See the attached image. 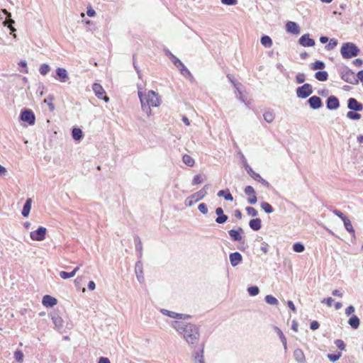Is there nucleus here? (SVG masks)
Masks as SVG:
<instances>
[{
	"label": "nucleus",
	"mask_w": 363,
	"mask_h": 363,
	"mask_svg": "<svg viewBox=\"0 0 363 363\" xmlns=\"http://www.w3.org/2000/svg\"><path fill=\"white\" fill-rule=\"evenodd\" d=\"M138 96L140 98L141 108L148 117L152 115L151 107H158L161 104V100L157 94L154 91H148L143 93L141 90H138Z\"/></svg>",
	"instance_id": "nucleus-1"
},
{
	"label": "nucleus",
	"mask_w": 363,
	"mask_h": 363,
	"mask_svg": "<svg viewBox=\"0 0 363 363\" xmlns=\"http://www.w3.org/2000/svg\"><path fill=\"white\" fill-rule=\"evenodd\" d=\"M183 333L184 338L189 344L194 345L197 342L199 333L198 328L195 325L189 324V326H187V328H186Z\"/></svg>",
	"instance_id": "nucleus-2"
},
{
	"label": "nucleus",
	"mask_w": 363,
	"mask_h": 363,
	"mask_svg": "<svg viewBox=\"0 0 363 363\" xmlns=\"http://www.w3.org/2000/svg\"><path fill=\"white\" fill-rule=\"evenodd\" d=\"M359 50L352 43H346L342 45L340 53L344 58L349 59L358 55Z\"/></svg>",
	"instance_id": "nucleus-3"
},
{
	"label": "nucleus",
	"mask_w": 363,
	"mask_h": 363,
	"mask_svg": "<svg viewBox=\"0 0 363 363\" xmlns=\"http://www.w3.org/2000/svg\"><path fill=\"white\" fill-rule=\"evenodd\" d=\"M208 189V185H205L202 189L197 191L196 193L191 195L185 200V204L187 206H191L195 203L203 199L207 195V189Z\"/></svg>",
	"instance_id": "nucleus-4"
},
{
	"label": "nucleus",
	"mask_w": 363,
	"mask_h": 363,
	"mask_svg": "<svg viewBox=\"0 0 363 363\" xmlns=\"http://www.w3.org/2000/svg\"><path fill=\"white\" fill-rule=\"evenodd\" d=\"M342 79L350 84H358V79H357V77L351 69H346L342 72Z\"/></svg>",
	"instance_id": "nucleus-5"
},
{
	"label": "nucleus",
	"mask_w": 363,
	"mask_h": 363,
	"mask_svg": "<svg viewBox=\"0 0 363 363\" xmlns=\"http://www.w3.org/2000/svg\"><path fill=\"white\" fill-rule=\"evenodd\" d=\"M47 229L45 227H39L36 230L30 233V237L33 240L43 241L45 238Z\"/></svg>",
	"instance_id": "nucleus-6"
},
{
	"label": "nucleus",
	"mask_w": 363,
	"mask_h": 363,
	"mask_svg": "<svg viewBox=\"0 0 363 363\" xmlns=\"http://www.w3.org/2000/svg\"><path fill=\"white\" fill-rule=\"evenodd\" d=\"M21 120L28 123L30 125H33L35 122V116L31 110L26 109L21 112Z\"/></svg>",
	"instance_id": "nucleus-7"
},
{
	"label": "nucleus",
	"mask_w": 363,
	"mask_h": 363,
	"mask_svg": "<svg viewBox=\"0 0 363 363\" xmlns=\"http://www.w3.org/2000/svg\"><path fill=\"white\" fill-rule=\"evenodd\" d=\"M313 91L311 86L309 84H305L298 87L296 90L297 96L302 99H306L312 94Z\"/></svg>",
	"instance_id": "nucleus-8"
},
{
	"label": "nucleus",
	"mask_w": 363,
	"mask_h": 363,
	"mask_svg": "<svg viewBox=\"0 0 363 363\" xmlns=\"http://www.w3.org/2000/svg\"><path fill=\"white\" fill-rule=\"evenodd\" d=\"M347 108L352 111H363V104L354 98H350L347 101Z\"/></svg>",
	"instance_id": "nucleus-9"
},
{
	"label": "nucleus",
	"mask_w": 363,
	"mask_h": 363,
	"mask_svg": "<svg viewBox=\"0 0 363 363\" xmlns=\"http://www.w3.org/2000/svg\"><path fill=\"white\" fill-rule=\"evenodd\" d=\"M245 193L249 196L247 201L250 204L256 203L257 199L255 195V189L252 186H247L245 189Z\"/></svg>",
	"instance_id": "nucleus-10"
},
{
	"label": "nucleus",
	"mask_w": 363,
	"mask_h": 363,
	"mask_svg": "<svg viewBox=\"0 0 363 363\" xmlns=\"http://www.w3.org/2000/svg\"><path fill=\"white\" fill-rule=\"evenodd\" d=\"M56 74L57 76V79L62 82L65 83L69 80V74L66 69L58 67L56 69Z\"/></svg>",
	"instance_id": "nucleus-11"
},
{
	"label": "nucleus",
	"mask_w": 363,
	"mask_h": 363,
	"mask_svg": "<svg viewBox=\"0 0 363 363\" xmlns=\"http://www.w3.org/2000/svg\"><path fill=\"white\" fill-rule=\"evenodd\" d=\"M286 30L288 33L293 34H298L300 33V28L298 24L293 21H289L286 24Z\"/></svg>",
	"instance_id": "nucleus-12"
},
{
	"label": "nucleus",
	"mask_w": 363,
	"mask_h": 363,
	"mask_svg": "<svg viewBox=\"0 0 363 363\" xmlns=\"http://www.w3.org/2000/svg\"><path fill=\"white\" fill-rule=\"evenodd\" d=\"M42 303L45 307H53L57 303V300L51 296L45 295L43 298Z\"/></svg>",
	"instance_id": "nucleus-13"
},
{
	"label": "nucleus",
	"mask_w": 363,
	"mask_h": 363,
	"mask_svg": "<svg viewBox=\"0 0 363 363\" xmlns=\"http://www.w3.org/2000/svg\"><path fill=\"white\" fill-rule=\"evenodd\" d=\"M299 43L304 47H312L315 45V41L309 38V34H304L300 38Z\"/></svg>",
	"instance_id": "nucleus-14"
},
{
	"label": "nucleus",
	"mask_w": 363,
	"mask_h": 363,
	"mask_svg": "<svg viewBox=\"0 0 363 363\" xmlns=\"http://www.w3.org/2000/svg\"><path fill=\"white\" fill-rule=\"evenodd\" d=\"M230 264L233 267L238 266L242 260V257L239 252L231 253L229 256Z\"/></svg>",
	"instance_id": "nucleus-15"
},
{
	"label": "nucleus",
	"mask_w": 363,
	"mask_h": 363,
	"mask_svg": "<svg viewBox=\"0 0 363 363\" xmlns=\"http://www.w3.org/2000/svg\"><path fill=\"white\" fill-rule=\"evenodd\" d=\"M245 169L247 170V173L255 179L258 182H261L263 184H267V182L262 178V177L253 171V169L247 164H246L245 165Z\"/></svg>",
	"instance_id": "nucleus-16"
},
{
	"label": "nucleus",
	"mask_w": 363,
	"mask_h": 363,
	"mask_svg": "<svg viewBox=\"0 0 363 363\" xmlns=\"http://www.w3.org/2000/svg\"><path fill=\"white\" fill-rule=\"evenodd\" d=\"M340 106L339 101L335 96H331L328 97L327 101V107L330 110H335Z\"/></svg>",
	"instance_id": "nucleus-17"
},
{
	"label": "nucleus",
	"mask_w": 363,
	"mask_h": 363,
	"mask_svg": "<svg viewBox=\"0 0 363 363\" xmlns=\"http://www.w3.org/2000/svg\"><path fill=\"white\" fill-rule=\"evenodd\" d=\"M172 326L179 333H183L189 324L184 322L175 320L172 323Z\"/></svg>",
	"instance_id": "nucleus-18"
},
{
	"label": "nucleus",
	"mask_w": 363,
	"mask_h": 363,
	"mask_svg": "<svg viewBox=\"0 0 363 363\" xmlns=\"http://www.w3.org/2000/svg\"><path fill=\"white\" fill-rule=\"evenodd\" d=\"M310 106L313 109H318L322 106V101L320 97L313 96L308 99Z\"/></svg>",
	"instance_id": "nucleus-19"
},
{
	"label": "nucleus",
	"mask_w": 363,
	"mask_h": 363,
	"mask_svg": "<svg viewBox=\"0 0 363 363\" xmlns=\"http://www.w3.org/2000/svg\"><path fill=\"white\" fill-rule=\"evenodd\" d=\"M294 357L298 363H305L306 357L303 352L301 349H296L294 352Z\"/></svg>",
	"instance_id": "nucleus-20"
},
{
	"label": "nucleus",
	"mask_w": 363,
	"mask_h": 363,
	"mask_svg": "<svg viewBox=\"0 0 363 363\" xmlns=\"http://www.w3.org/2000/svg\"><path fill=\"white\" fill-rule=\"evenodd\" d=\"M93 91H94L96 96L99 99L102 98V96L105 94L104 89L102 87V86L101 84H97V83H94L93 84Z\"/></svg>",
	"instance_id": "nucleus-21"
},
{
	"label": "nucleus",
	"mask_w": 363,
	"mask_h": 363,
	"mask_svg": "<svg viewBox=\"0 0 363 363\" xmlns=\"http://www.w3.org/2000/svg\"><path fill=\"white\" fill-rule=\"evenodd\" d=\"M135 274L138 280L142 283L144 281V277L143 275V268L140 262H138L135 264Z\"/></svg>",
	"instance_id": "nucleus-22"
},
{
	"label": "nucleus",
	"mask_w": 363,
	"mask_h": 363,
	"mask_svg": "<svg viewBox=\"0 0 363 363\" xmlns=\"http://www.w3.org/2000/svg\"><path fill=\"white\" fill-rule=\"evenodd\" d=\"M161 312L169 317L173 318H183V317H188L187 315H185L182 313H177L173 311H170L168 310L162 309Z\"/></svg>",
	"instance_id": "nucleus-23"
},
{
	"label": "nucleus",
	"mask_w": 363,
	"mask_h": 363,
	"mask_svg": "<svg viewBox=\"0 0 363 363\" xmlns=\"http://www.w3.org/2000/svg\"><path fill=\"white\" fill-rule=\"evenodd\" d=\"M31 203H32V199H28L23 206V211H22V215L24 217H28L30 209H31Z\"/></svg>",
	"instance_id": "nucleus-24"
},
{
	"label": "nucleus",
	"mask_w": 363,
	"mask_h": 363,
	"mask_svg": "<svg viewBox=\"0 0 363 363\" xmlns=\"http://www.w3.org/2000/svg\"><path fill=\"white\" fill-rule=\"evenodd\" d=\"M52 323L55 325V328L57 330H60V329L62 328L64 321H63V319L60 316H59V315L52 316Z\"/></svg>",
	"instance_id": "nucleus-25"
},
{
	"label": "nucleus",
	"mask_w": 363,
	"mask_h": 363,
	"mask_svg": "<svg viewBox=\"0 0 363 363\" xmlns=\"http://www.w3.org/2000/svg\"><path fill=\"white\" fill-rule=\"evenodd\" d=\"M250 228L254 230H259L262 227V221L259 218H255L250 221Z\"/></svg>",
	"instance_id": "nucleus-26"
},
{
	"label": "nucleus",
	"mask_w": 363,
	"mask_h": 363,
	"mask_svg": "<svg viewBox=\"0 0 363 363\" xmlns=\"http://www.w3.org/2000/svg\"><path fill=\"white\" fill-rule=\"evenodd\" d=\"M348 324L353 329H357L359 326V318L353 315L348 320Z\"/></svg>",
	"instance_id": "nucleus-27"
},
{
	"label": "nucleus",
	"mask_w": 363,
	"mask_h": 363,
	"mask_svg": "<svg viewBox=\"0 0 363 363\" xmlns=\"http://www.w3.org/2000/svg\"><path fill=\"white\" fill-rule=\"evenodd\" d=\"M242 229L239 228L238 230H230L228 233H229L230 236L233 239V240L239 241L242 238L241 235H240V232H242Z\"/></svg>",
	"instance_id": "nucleus-28"
},
{
	"label": "nucleus",
	"mask_w": 363,
	"mask_h": 363,
	"mask_svg": "<svg viewBox=\"0 0 363 363\" xmlns=\"http://www.w3.org/2000/svg\"><path fill=\"white\" fill-rule=\"evenodd\" d=\"M328 72L325 71H319L315 73V77L320 82H325L328 79Z\"/></svg>",
	"instance_id": "nucleus-29"
},
{
	"label": "nucleus",
	"mask_w": 363,
	"mask_h": 363,
	"mask_svg": "<svg viewBox=\"0 0 363 363\" xmlns=\"http://www.w3.org/2000/svg\"><path fill=\"white\" fill-rule=\"evenodd\" d=\"M343 223L346 230L354 235V230L349 218H343Z\"/></svg>",
	"instance_id": "nucleus-30"
},
{
	"label": "nucleus",
	"mask_w": 363,
	"mask_h": 363,
	"mask_svg": "<svg viewBox=\"0 0 363 363\" xmlns=\"http://www.w3.org/2000/svg\"><path fill=\"white\" fill-rule=\"evenodd\" d=\"M261 43L266 48H270L272 45V40L268 35H264L261 38Z\"/></svg>",
	"instance_id": "nucleus-31"
},
{
	"label": "nucleus",
	"mask_w": 363,
	"mask_h": 363,
	"mask_svg": "<svg viewBox=\"0 0 363 363\" xmlns=\"http://www.w3.org/2000/svg\"><path fill=\"white\" fill-rule=\"evenodd\" d=\"M182 159L183 162L189 167H193L195 164L194 160L189 155H184Z\"/></svg>",
	"instance_id": "nucleus-32"
},
{
	"label": "nucleus",
	"mask_w": 363,
	"mask_h": 363,
	"mask_svg": "<svg viewBox=\"0 0 363 363\" xmlns=\"http://www.w3.org/2000/svg\"><path fill=\"white\" fill-rule=\"evenodd\" d=\"M72 137L76 140H79L82 138V131L81 129L74 128L72 129Z\"/></svg>",
	"instance_id": "nucleus-33"
},
{
	"label": "nucleus",
	"mask_w": 363,
	"mask_h": 363,
	"mask_svg": "<svg viewBox=\"0 0 363 363\" xmlns=\"http://www.w3.org/2000/svg\"><path fill=\"white\" fill-rule=\"evenodd\" d=\"M325 67V64L321 61H315L311 65V68L313 70L322 69Z\"/></svg>",
	"instance_id": "nucleus-34"
},
{
	"label": "nucleus",
	"mask_w": 363,
	"mask_h": 363,
	"mask_svg": "<svg viewBox=\"0 0 363 363\" xmlns=\"http://www.w3.org/2000/svg\"><path fill=\"white\" fill-rule=\"evenodd\" d=\"M54 100V97L51 95L48 96L47 99H45L43 102L46 104H48L49 109L50 111H53L55 109V106L52 103V101Z\"/></svg>",
	"instance_id": "nucleus-35"
},
{
	"label": "nucleus",
	"mask_w": 363,
	"mask_h": 363,
	"mask_svg": "<svg viewBox=\"0 0 363 363\" xmlns=\"http://www.w3.org/2000/svg\"><path fill=\"white\" fill-rule=\"evenodd\" d=\"M261 208L267 213H271L273 212L272 206L269 203H268L267 202H262L261 203Z\"/></svg>",
	"instance_id": "nucleus-36"
},
{
	"label": "nucleus",
	"mask_w": 363,
	"mask_h": 363,
	"mask_svg": "<svg viewBox=\"0 0 363 363\" xmlns=\"http://www.w3.org/2000/svg\"><path fill=\"white\" fill-rule=\"evenodd\" d=\"M274 329L277 331V334L279 335V336L281 339V341L284 345V347L286 350V339L285 336L284 335L283 333L279 328L275 327Z\"/></svg>",
	"instance_id": "nucleus-37"
},
{
	"label": "nucleus",
	"mask_w": 363,
	"mask_h": 363,
	"mask_svg": "<svg viewBox=\"0 0 363 363\" xmlns=\"http://www.w3.org/2000/svg\"><path fill=\"white\" fill-rule=\"evenodd\" d=\"M50 70V67L47 64H42L40 67L39 72L40 73L45 76L46 75Z\"/></svg>",
	"instance_id": "nucleus-38"
},
{
	"label": "nucleus",
	"mask_w": 363,
	"mask_h": 363,
	"mask_svg": "<svg viewBox=\"0 0 363 363\" xmlns=\"http://www.w3.org/2000/svg\"><path fill=\"white\" fill-rule=\"evenodd\" d=\"M218 196H224L226 201H232L233 200V197L230 193H228L225 194V191L224 190H220L218 192Z\"/></svg>",
	"instance_id": "nucleus-39"
},
{
	"label": "nucleus",
	"mask_w": 363,
	"mask_h": 363,
	"mask_svg": "<svg viewBox=\"0 0 363 363\" xmlns=\"http://www.w3.org/2000/svg\"><path fill=\"white\" fill-rule=\"evenodd\" d=\"M23 353L21 350H16L14 353V358L18 363H23Z\"/></svg>",
	"instance_id": "nucleus-40"
},
{
	"label": "nucleus",
	"mask_w": 363,
	"mask_h": 363,
	"mask_svg": "<svg viewBox=\"0 0 363 363\" xmlns=\"http://www.w3.org/2000/svg\"><path fill=\"white\" fill-rule=\"evenodd\" d=\"M265 301L268 304H270V305H277L278 304V300L272 295L266 296Z\"/></svg>",
	"instance_id": "nucleus-41"
},
{
	"label": "nucleus",
	"mask_w": 363,
	"mask_h": 363,
	"mask_svg": "<svg viewBox=\"0 0 363 363\" xmlns=\"http://www.w3.org/2000/svg\"><path fill=\"white\" fill-rule=\"evenodd\" d=\"M347 117L351 120H359L361 115L354 111H349L347 113Z\"/></svg>",
	"instance_id": "nucleus-42"
},
{
	"label": "nucleus",
	"mask_w": 363,
	"mask_h": 363,
	"mask_svg": "<svg viewBox=\"0 0 363 363\" xmlns=\"http://www.w3.org/2000/svg\"><path fill=\"white\" fill-rule=\"evenodd\" d=\"M170 60L177 68H179L183 65L181 60L178 59L176 56H174L173 54H170Z\"/></svg>",
	"instance_id": "nucleus-43"
},
{
	"label": "nucleus",
	"mask_w": 363,
	"mask_h": 363,
	"mask_svg": "<svg viewBox=\"0 0 363 363\" xmlns=\"http://www.w3.org/2000/svg\"><path fill=\"white\" fill-rule=\"evenodd\" d=\"M293 250L296 252H303L305 250V247L303 244L296 242L293 245Z\"/></svg>",
	"instance_id": "nucleus-44"
},
{
	"label": "nucleus",
	"mask_w": 363,
	"mask_h": 363,
	"mask_svg": "<svg viewBox=\"0 0 363 363\" xmlns=\"http://www.w3.org/2000/svg\"><path fill=\"white\" fill-rule=\"evenodd\" d=\"M263 116H264V120L267 123H272L274 119V116L273 113L271 112L264 113Z\"/></svg>",
	"instance_id": "nucleus-45"
},
{
	"label": "nucleus",
	"mask_w": 363,
	"mask_h": 363,
	"mask_svg": "<svg viewBox=\"0 0 363 363\" xmlns=\"http://www.w3.org/2000/svg\"><path fill=\"white\" fill-rule=\"evenodd\" d=\"M60 277L63 279H69V278L74 277V273H72V272L68 273V272L62 271L60 272Z\"/></svg>",
	"instance_id": "nucleus-46"
},
{
	"label": "nucleus",
	"mask_w": 363,
	"mask_h": 363,
	"mask_svg": "<svg viewBox=\"0 0 363 363\" xmlns=\"http://www.w3.org/2000/svg\"><path fill=\"white\" fill-rule=\"evenodd\" d=\"M248 293L250 296H256L259 294V290L257 286H250L247 289Z\"/></svg>",
	"instance_id": "nucleus-47"
},
{
	"label": "nucleus",
	"mask_w": 363,
	"mask_h": 363,
	"mask_svg": "<svg viewBox=\"0 0 363 363\" xmlns=\"http://www.w3.org/2000/svg\"><path fill=\"white\" fill-rule=\"evenodd\" d=\"M203 179L202 176L200 174H197L194 177V179L192 181V184L193 185L200 184L203 182Z\"/></svg>",
	"instance_id": "nucleus-48"
},
{
	"label": "nucleus",
	"mask_w": 363,
	"mask_h": 363,
	"mask_svg": "<svg viewBox=\"0 0 363 363\" xmlns=\"http://www.w3.org/2000/svg\"><path fill=\"white\" fill-rule=\"evenodd\" d=\"M194 362L196 363H205L203 360V350H201V354L196 353L194 355Z\"/></svg>",
	"instance_id": "nucleus-49"
},
{
	"label": "nucleus",
	"mask_w": 363,
	"mask_h": 363,
	"mask_svg": "<svg viewBox=\"0 0 363 363\" xmlns=\"http://www.w3.org/2000/svg\"><path fill=\"white\" fill-rule=\"evenodd\" d=\"M246 211H247V213L249 215V216H251L252 217H255L257 216V211L255 208H254L253 207H247L246 208Z\"/></svg>",
	"instance_id": "nucleus-50"
},
{
	"label": "nucleus",
	"mask_w": 363,
	"mask_h": 363,
	"mask_svg": "<svg viewBox=\"0 0 363 363\" xmlns=\"http://www.w3.org/2000/svg\"><path fill=\"white\" fill-rule=\"evenodd\" d=\"M341 357V353H338L337 354H328V358L331 361V362H336Z\"/></svg>",
	"instance_id": "nucleus-51"
},
{
	"label": "nucleus",
	"mask_w": 363,
	"mask_h": 363,
	"mask_svg": "<svg viewBox=\"0 0 363 363\" xmlns=\"http://www.w3.org/2000/svg\"><path fill=\"white\" fill-rule=\"evenodd\" d=\"M181 72V74L184 76H188L190 75L191 73L189 71V69L184 66L183 64L179 68H178Z\"/></svg>",
	"instance_id": "nucleus-52"
},
{
	"label": "nucleus",
	"mask_w": 363,
	"mask_h": 363,
	"mask_svg": "<svg viewBox=\"0 0 363 363\" xmlns=\"http://www.w3.org/2000/svg\"><path fill=\"white\" fill-rule=\"evenodd\" d=\"M228 220V216L223 214L222 216H218V218L216 219V221L218 223H224Z\"/></svg>",
	"instance_id": "nucleus-53"
},
{
	"label": "nucleus",
	"mask_w": 363,
	"mask_h": 363,
	"mask_svg": "<svg viewBox=\"0 0 363 363\" xmlns=\"http://www.w3.org/2000/svg\"><path fill=\"white\" fill-rule=\"evenodd\" d=\"M335 343L340 350H344L345 349V345L342 340H336Z\"/></svg>",
	"instance_id": "nucleus-54"
},
{
	"label": "nucleus",
	"mask_w": 363,
	"mask_h": 363,
	"mask_svg": "<svg viewBox=\"0 0 363 363\" xmlns=\"http://www.w3.org/2000/svg\"><path fill=\"white\" fill-rule=\"evenodd\" d=\"M199 211L203 214H206L208 213V208L205 203H200L198 207Z\"/></svg>",
	"instance_id": "nucleus-55"
},
{
	"label": "nucleus",
	"mask_w": 363,
	"mask_h": 363,
	"mask_svg": "<svg viewBox=\"0 0 363 363\" xmlns=\"http://www.w3.org/2000/svg\"><path fill=\"white\" fill-rule=\"evenodd\" d=\"M296 79L297 83L301 84V83L304 82V81H305V74L303 73H298L296 75Z\"/></svg>",
	"instance_id": "nucleus-56"
},
{
	"label": "nucleus",
	"mask_w": 363,
	"mask_h": 363,
	"mask_svg": "<svg viewBox=\"0 0 363 363\" xmlns=\"http://www.w3.org/2000/svg\"><path fill=\"white\" fill-rule=\"evenodd\" d=\"M221 3L225 5L233 6L238 4L237 0H220Z\"/></svg>",
	"instance_id": "nucleus-57"
},
{
	"label": "nucleus",
	"mask_w": 363,
	"mask_h": 363,
	"mask_svg": "<svg viewBox=\"0 0 363 363\" xmlns=\"http://www.w3.org/2000/svg\"><path fill=\"white\" fill-rule=\"evenodd\" d=\"M354 312V306H348L346 309H345V314L347 315H351L352 313H353Z\"/></svg>",
	"instance_id": "nucleus-58"
},
{
	"label": "nucleus",
	"mask_w": 363,
	"mask_h": 363,
	"mask_svg": "<svg viewBox=\"0 0 363 363\" xmlns=\"http://www.w3.org/2000/svg\"><path fill=\"white\" fill-rule=\"evenodd\" d=\"M333 212L336 216H337L339 218H340L342 220H343V218H347V217L345 216L344 214L341 211H340L339 210L335 209V210H333Z\"/></svg>",
	"instance_id": "nucleus-59"
},
{
	"label": "nucleus",
	"mask_w": 363,
	"mask_h": 363,
	"mask_svg": "<svg viewBox=\"0 0 363 363\" xmlns=\"http://www.w3.org/2000/svg\"><path fill=\"white\" fill-rule=\"evenodd\" d=\"M333 301L334 300L331 297H329L328 298L323 299L322 303H325L329 307H331Z\"/></svg>",
	"instance_id": "nucleus-60"
},
{
	"label": "nucleus",
	"mask_w": 363,
	"mask_h": 363,
	"mask_svg": "<svg viewBox=\"0 0 363 363\" xmlns=\"http://www.w3.org/2000/svg\"><path fill=\"white\" fill-rule=\"evenodd\" d=\"M318 328H319V323L317 321L314 320L311 323V330H317Z\"/></svg>",
	"instance_id": "nucleus-61"
},
{
	"label": "nucleus",
	"mask_w": 363,
	"mask_h": 363,
	"mask_svg": "<svg viewBox=\"0 0 363 363\" xmlns=\"http://www.w3.org/2000/svg\"><path fill=\"white\" fill-rule=\"evenodd\" d=\"M332 294H333V296H338V297H340V298H342V296H343V294L340 290H338V289L333 290Z\"/></svg>",
	"instance_id": "nucleus-62"
},
{
	"label": "nucleus",
	"mask_w": 363,
	"mask_h": 363,
	"mask_svg": "<svg viewBox=\"0 0 363 363\" xmlns=\"http://www.w3.org/2000/svg\"><path fill=\"white\" fill-rule=\"evenodd\" d=\"M337 45V40L335 39H331L330 40L328 46L330 47V48H333L336 47Z\"/></svg>",
	"instance_id": "nucleus-63"
},
{
	"label": "nucleus",
	"mask_w": 363,
	"mask_h": 363,
	"mask_svg": "<svg viewBox=\"0 0 363 363\" xmlns=\"http://www.w3.org/2000/svg\"><path fill=\"white\" fill-rule=\"evenodd\" d=\"M98 363H111L107 357H100Z\"/></svg>",
	"instance_id": "nucleus-64"
}]
</instances>
